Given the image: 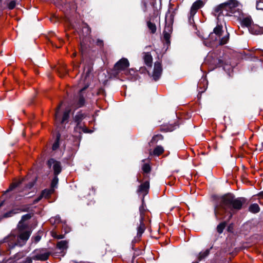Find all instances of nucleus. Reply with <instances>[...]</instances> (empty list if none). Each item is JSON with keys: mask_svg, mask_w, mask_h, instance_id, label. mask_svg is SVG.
Wrapping results in <instances>:
<instances>
[{"mask_svg": "<svg viewBox=\"0 0 263 263\" xmlns=\"http://www.w3.org/2000/svg\"><path fill=\"white\" fill-rule=\"evenodd\" d=\"M31 217L30 214L23 215L19 222L17 229L18 235L12 232L9 236L0 241V255H7L10 249L16 246H22L29 238L31 231L25 221Z\"/></svg>", "mask_w": 263, "mask_h": 263, "instance_id": "nucleus-1", "label": "nucleus"}, {"mask_svg": "<svg viewBox=\"0 0 263 263\" xmlns=\"http://www.w3.org/2000/svg\"><path fill=\"white\" fill-rule=\"evenodd\" d=\"M218 204L215 205V214L217 218H220L221 210L231 213L240 210L246 202L244 198H235L232 194H226L218 198Z\"/></svg>", "mask_w": 263, "mask_h": 263, "instance_id": "nucleus-2", "label": "nucleus"}, {"mask_svg": "<svg viewBox=\"0 0 263 263\" xmlns=\"http://www.w3.org/2000/svg\"><path fill=\"white\" fill-rule=\"evenodd\" d=\"M226 16L238 17L241 13V5L236 0H230L224 3Z\"/></svg>", "mask_w": 263, "mask_h": 263, "instance_id": "nucleus-3", "label": "nucleus"}, {"mask_svg": "<svg viewBox=\"0 0 263 263\" xmlns=\"http://www.w3.org/2000/svg\"><path fill=\"white\" fill-rule=\"evenodd\" d=\"M51 254L50 252L45 249L37 250L34 252L32 258L36 260L45 261L48 259Z\"/></svg>", "mask_w": 263, "mask_h": 263, "instance_id": "nucleus-4", "label": "nucleus"}, {"mask_svg": "<svg viewBox=\"0 0 263 263\" xmlns=\"http://www.w3.org/2000/svg\"><path fill=\"white\" fill-rule=\"evenodd\" d=\"M212 13L217 17V21H223V16H226L224 3L216 6L213 9Z\"/></svg>", "mask_w": 263, "mask_h": 263, "instance_id": "nucleus-5", "label": "nucleus"}, {"mask_svg": "<svg viewBox=\"0 0 263 263\" xmlns=\"http://www.w3.org/2000/svg\"><path fill=\"white\" fill-rule=\"evenodd\" d=\"M62 104H60L59 106L57 107L55 114V120L57 122H61V123H64L65 122H67V120L69 117V115L70 112V109L69 108L66 109L64 112L63 116L62 119L61 121L60 115V109Z\"/></svg>", "mask_w": 263, "mask_h": 263, "instance_id": "nucleus-6", "label": "nucleus"}, {"mask_svg": "<svg viewBox=\"0 0 263 263\" xmlns=\"http://www.w3.org/2000/svg\"><path fill=\"white\" fill-rule=\"evenodd\" d=\"M203 5V2L200 1H197L196 2H194L190 10V16L189 17V21L191 22V20L193 18L194 15L196 13L197 10L201 8Z\"/></svg>", "mask_w": 263, "mask_h": 263, "instance_id": "nucleus-7", "label": "nucleus"}, {"mask_svg": "<svg viewBox=\"0 0 263 263\" xmlns=\"http://www.w3.org/2000/svg\"><path fill=\"white\" fill-rule=\"evenodd\" d=\"M47 164L49 167L52 166L54 175L58 176L61 172V166L60 162L55 161L53 159H50L48 161Z\"/></svg>", "mask_w": 263, "mask_h": 263, "instance_id": "nucleus-8", "label": "nucleus"}, {"mask_svg": "<svg viewBox=\"0 0 263 263\" xmlns=\"http://www.w3.org/2000/svg\"><path fill=\"white\" fill-rule=\"evenodd\" d=\"M129 65L128 60L126 58H122L115 65V69L118 71L123 70L127 68Z\"/></svg>", "mask_w": 263, "mask_h": 263, "instance_id": "nucleus-9", "label": "nucleus"}, {"mask_svg": "<svg viewBox=\"0 0 263 263\" xmlns=\"http://www.w3.org/2000/svg\"><path fill=\"white\" fill-rule=\"evenodd\" d=\"M162 71V69L161 63L159 62H155L154 65V71L152 75V77L155 81H157L160 78L161 75Z\"/></svg>", "mask_w": 263, "mask_h": 263, "instance_id": "nucleus-10", "label": "nucleus"}, {"mask_svg": "<svg viewBox=\"0 0 263 263\" xmlns=\"http://www.w3.org/2000/svg\"><path fill=\"white\" fill-rule=\"evenodd\" d=\"M249 32L255 35H259L263 34V27H260L257 24H253L249 28Z\"/></svg>", "mask_w": 263, "mask_h": 263, "instance_id": "nucleus-11", "label": "nucleus"}, {"mask_svg": "<svg viewBox=\"0 0 263 263\" xmlns=\"http://www.w3.org/2000/svg\"><path fill=\"white\" fill-rule=\"evenodd\" d=\"M221 21H217V25L214 28V32L211 33L209 35L210 38H212L214 35H216L217 36V37H220L222 31V26Z\"/></svg>", "mask_w": 263, "mask_h": 263, "instance_id": "nucleus-12", "label": "nucleus"}, {"mask_svg": "<svg viewBox=\"0 0 263 263\" xmlns=\"http://www.w3.org/2000/svg\"><path fill=\"white\" fill-rule=\"evenodd\" d=\"M175 14V11H168L165 15V24L173 25Z\"/></svg>", "mask_w": 263, "mask_h": 263, "instance_id": "nucleus-13", "label": "nucleus"}, {"mask_svg": "<svg viewBox=\"0 0 263 263\" xmlns=\"http://www.w3.org/2000/svg\"><path fill=\"white\" fill-rule=\"evenodd\" d=\"M74 132L76 133H78L79 134H81L82 132L88 133V130L87 127L83 124V123L77 124L76 126L74 127Z\"/></svg>", "mask_w": 263, "mask_h": 263, "instance_id": "nucleus-14", "label": "nucleus"}, {"mask_svg": "<svg viewBox=\"0 0 263 263\" xmlns=\"http://www.w3.org/2000/svg\"><path fill=\"white\" fill-rule=\"evenodd\" d=\"M25 211L24 209H23L22 208H16L13 209L12 210H10V211L5 213L3 214V218H8L12 216L14 214H16L17 213H18L21 212Z\"/></svg>", "mask_w": 263, "mask_h": 263, "instance_id": "nucleus-15", "label": "nucleus"}, {"mask_svg": "<svg viewBox=\"0 0 263 263\" xmlns=\"http://www.w3.org/2000/svg\"><path fill=\"white\" fill-rule=\"evenodd\" d=\"M143 60L145 64L147 66L151 67L152 65L153 58L149 52L143 53Z\"/></svg>", "mask_w": 263, "mask_h": 263, "instance_id": "nucleus-16", "label": "nucleus"}, {"mask_svg": "<svg viewBox=\"0 0 263 263\" xmlns=\"http://www.w3.org/2000/svg\"><path fill=\"white\" fill-rule=\"evenodd\" d=\"M241 24L242 26H245L248 28V29L249 30V28L253 24V22L251 17L250 16H247L243 18L241 21Z\"/></svg>", "mask_w": 263, "mask_h": 263, "instance_id": "nucleus-17", "label": "nucleus"}, {"mask_svg": "<svg viewBox=\"0 0 263 263\" xmlns=\"http://www.w3.org/2000/svg\"><path fill=\"white\" fill-rule=\"evenodd\" d=\"M149 187V183L148 181H145L139 185L138 192L146 194Z\"/></svg>", "mask_w": 263, "mask_h": 263, "instance_id": "nucleus-18", "label": "nucleus"}, {"mask_svg": "<svg viewBox=\"0 0 263 263\" xmlns=\"http://www.w3.org/2000/svg\"><path fill=\"white\" fill-rule=\"evenodd\" d=\"M68 241L67 240H61L57 244V248L60 250L61 252L66 250L68 248Z\"/></svg>", "mask_w": 263, "mask_h": 263, "instance_id": "nucleus-19", "label": "nucleus"}, {"mask_svg": "<svg viewBox=\"0 0 263 263\" xmlns=\"http://www.w3.org/2000/svg\"><path fill=\"white\" fill-rule=\"evenodd\" d=\"M143 221L144 220L140 219V224L137 228V237H140L145 230V226Z\"/></svg>", "mask_w": 263, "mask_h": 263, "instance_id": "nucleus-20", "label": "nucleus"}, {"mask_svg": "<svg viewBox=\"0 0 263 263\" xmlns=\"http://www.w3.org/2000/svg\"><path fill=\"white\" fill-rule=\"evenodd\" d=\"M86 115L82 112H78L74 117V121L77 124L82 123V120L85 118Z\"/></svg>", "mask_w": 263, "mask_h": 263, "instance_id": "nucleus-21", "label": "nucleus"}, {"mask_svg": "<svg viewBox=\"0 0 263 263\" xmlns=\"http://www.w3.org/2000/svg\"><path fill=\"white\" fill-rule=\"evenodd\" d=\"M87 87H88L87 86H85L84 88H82L80 90V94L79 100H78V103H77V107H81L83 106L84 105L85 100H84V97L81 96V93H82V92H83V91L84 90L86 89V88Z\"/></svg>", "mask_w": 263, "mask_h": 263, "instance_id": "nucleus-22", "label": "nucleus"}, {"mask_svg": "<svg viewBox=\"0 0 263 263\" xmlns=\"http://www.w3.org/2000/svg\"><path fill=\"white\" fill-rule=\"evenodd\" d=\"M53 189H45L41 193L42 196L44 198H48L54 192Z\"/></svg>", "mask_w": 263, "mask_h": 263, "instance_id": "nucleus-23", "label": "nucleus"}, {"mask_svg": "<svg viewBox=\"0 0 263 263\" xmlns=\"http://www.w3.org/2000/svg\"><path fill=\"white\" fill-rule=\"evenodd\" d=\"M146 211V207L143 203L139 208L140 219H141V220H144V215Z\"/></svg>", "mask_w": 263, "mask_h": 263, "instance_id": "nucleus-24", "label": "nucleus"}, {"mask_svg": "<svg viewBox=\"0 0 263 263\" xmlns=\"http://www.w3.org/2000/svg\"><path fill=\"white\" fill-rule=\"evenodd\" d=\"M259 210V206L257 203L252 204L249 206V211L252 213H257Z\"/></svg>", "mask_w": 263, "mask_h": 263, "instance_id": "nucleus-25", "label": "nucleus"}, {"mask_svg": "<svg viewBox=\"0 0 263 263\" xmlns=\"http://www.w3.org/2000/svg\"><path fill=\"white\" fill-rule=\"evenodd\" d=\"M210 253V249H206L204 251L201 252L198 256L199 260H201L208 256Z\"/></svg>", "mask_w": 263, "mask_h": 263, "instance_id": "nucleus-26", "label": "nucleus"}, {"mask_svg": "<svg viewBox=\"0 0 263 263\" xmlns=\"http://www.w3.org/2000/svg\"><path fill=\"white\" fill-rule=\"evenodd\" d=\"M147 25L149 30H151L152 33H155L156 32V26L154 23L148 21L147 22Z\"/></svg>", "mask_w": 263, "mask_h": 263, "instance_id": "nucleus-27", "label": "nucleus"}, {"mask_svg": "<svg viewBox=\"0 0 263 263\" xmlns=\"http://www.w3.org/2000/svg\"><path fill=\"white\" fill-rule=\"evenodd\" d=\"M164 152L163 148L161 146H157L154 150L153 154L155 155L159 156Z\"/></svg>", "mask_w": 263, "mask_h": 263, "instance_id": "nucleus-28", "label": "nucleus"}, {"mask_svg": "<svg viewBox=\"0 0 263 263\" xmlns=\"http://www.w3.org/2000/svg\"><path fill=\"white\" fill-rule=\"evenodd\" d=\"M59 179L58 178V176L54 175V178H53L51 183V188L54 189L57 187L58 184Z\"/></svg>", "mask_w": 263, "mask_h": 263, "instance_id": "nucleus-29", "label": "nucleus"}, {"mask_svg": "<svg viewBox=\"0 0 263 263\" xmlns=\"http://www.w3.org/2000/svg\"><path fill=\"white\" fill-rule=\"evenodd\" d=\"M229 34L228 33H227V34L223 37L220 39L219 44L220 45H224L227 43L228 41H229Z\"/></svg>", "mask_w": 263, "mask_h": 263, "instance_id": "nucleus-30", "label": "nucleus"}, {"mask_svg": "<svg viewBox=\"0 0 263 263\" xmlns=\"http://www.w3.org/2000/svg\"><path fill=\"white\" fill-rule=\"evenodd\" d=\"M60 138V135L58 134L55 141L54 142L53 145H52V149L53 151H55L58 149V148L59 147V140Z\"/></svg>", "mask_w": 263, "mask_h": 263, "instance_id": "nucleus-31", "label": "nucleus"}, {"mask_svg": "<svg viewBox=\"0 0 263 263\" xmlns=\"http://www.w3.org/2000/svg\"><path fill=\"white\" fill-rule=\"evenodd\" d=\"M226 223L225 222H222L220 223L219 225H218L217 227V230L219 233H221L223 229H224L226 227Z\"/></svg>", "mask_w": 263, "mask_h": 263, "instance_id": "nucleus-32", "label": "nucleus"}, {"mask_svg": "<svg viewBox=\"0 0 263 263\" xmlns=\"http://www.w3.org/2000/svg\"><path fill=\"white\" fill-rule=\"evenodd\" d=\"M172 26L171 25L165 24V26L163 31V33H172Z\"/></svg>", "mask_w": 263, "mask_h": 263, "instance_id": "nucleus-33", "label": "nucleus"}, {"mask_svg": "<svg viewBox=\"0 0 263 263\" xmlns=\"http://www.w3.org/2000/svg\"><path fill=\"white\" fill-rule=\"evenodd\" d=\"M142 170L145 173H148L151 171V167L147 163H145L142 166Z\"/></svg>", "mask_w": 263, "mask_h": 263, "instance_id": "nucleus-34", "label": "nucleus"}, {"mask_svg": "<svg viewBox=\"0 0 263 263\" xmlns=\"http://www.w3.org/2000/svg\"><path fill=\"white\" fill-rule=\"evenodd\" d=\"M67 71L65 66L61 67L59 70L60 76L61 77H63L67 73Z\"/></svg>", "mask_w": 263, "mask_h": 263, "instance_id": "nucleus-35", "label": "nucleus"}, {"mask_svg": "<svg viewBox=\"0 0 263 263\" xmlns=\"http://www.w3.org/2000/svg\"><path fill=\"white\" fill-rule=\"evenodd\" d=\"M256 8L258 10H263V0H259L256 2Z\"/></svg>", "mask_w": 263, "mask_h": 263, "instance_id": "nucleus-36", "label": "nucleus"}, {"mask_svg": "<svg viewBox=\"0 0 263 263\" xmlns=\"http://www.w3.org/2000/svg\"><path fill=\"white\" fill-rule=\"evenodd\" d=\"M171 33H163V37L166 43H170V39L171 37Z\"/></svg>", "mask_w": 263, "mask_h": 263, "instance_id": "nucleus-37", "label": "nucleus"}, {"mask_svg": "<svg viewBox=\"0 0 263 263\" xmlns=\"http://www.w3.org/2000/svg\"><path fill=\"white\" fill-rule=\"evenodd\" d=\"M16 5V3L14 1H12L8 4V7L10 9H13Z\"/></svg>", "mask_w": 263, "mask_h": 263, "instance_id": "nucleus-38", "label": "nucleus"}, {"mask_svg": "<svg viewBox=\"0 0 263 263\" xmlns=\"http://www.w3.org/2000/svg\"><path fill=\"white\" fill-rule=\"evenodd\" d=\"M96 44L97 46L102 47L103 46V41L101 40L98 39L97 41Z\"/></svg>", "mask_w": 263, "mask_h": 263, "instance_id": "nucleus-39", "label": "nucleus"}, {"mask_svg": "<svg viewBox=\"0 0 263 263\" xmlns=\"http://www.w3.org/2000/svg\"><path fill=\"white\" fill-rule=\"evenodd\" d=\"M43 197L42 196V195L41 194L36 199H35L34 201H33V203H37L40 200H41V199L43 198Z\"/></svg>", "mask_w": 263, "mask_h": 263, "instance_id": "nucleus-40", "label": "nucleus"}, {"mask_svg": "<svg viewBox=\"0 0 263 263\" xmlns=\"http://www.w3.org/2000/svg\"><path fill=\"white\" fill-rule=\"evenodd\" d=\"M41 238V236H40L39 235L34 236L33 238L34 242L35 243L39 242Z\"/></svg>", "mask_w": 263, "mask_h": 263, "instance_id": "nucleus-41", "label": "nucleus"}, {"mask_svg": "<svg viewBox=\"0 0 263 263\" xmlns=\"http://www.w3.org/2000/svg\"><path fill=\"white\" fill-rule=\"evenodd\" d=\"M53 237L55 238H57V239H62L64 237V236L63 235H57L55 234V235L53 236Z\"/></svg>", "mask_w": 263, "mask_h": 263, "instance_id": "nucleus-42", "label": "nucleus"}, {"mask_svg": "<svg viewBox=\"0 0 263 263\" xmlns=\"http://www.w3.org/2000/svg\"><path fill=\"white\" fill-rule=\"evenodd\" d=\"M26 263H32V259L30 257H27L26 258Z\"/></svg>", "mask_w": 263, "mask_h": 263, "instance_id": "nucleus-43", "label": "nucleus"}, {"mask_svg": "<svg viewBox=\"0 0 263 263\" xmlns=\"http://www.w3.org/2000/svg\"><path fill=\"white\" fill-rule=\"evenodd\" d=\"M34 185V183L30 182L29 184L26 186V188L31 189Z\"/></svg>", "mask_w": 263, "mask_h": 263, "instance_id": "nucleus-44", "label": "nucleus"}, {"mask_svg": "<svg viewBox=\"0 0 263 263\" xmlns=\"http://www.w3.org/2000/svg\"><path fill=\"white\" fill-rule=\"evenodd\" d=\"M17 185V184H14L11 185L10 187V190H12L13 188L16 187Z\"/></svg>", "mask_w": 263, "mask_h": 263, "instance_id": "nucleus-45", "label": "nucleus"}, {"mask_svg": "<svg viewBox=\"0 0 263 263\" xmlns=\"http://www.w3.org/2000/svg\"><path fill=\"white\" fill-rule=\"evenodd\" d=\"M259 196L260 197L263 198V191L259 193Z\"/></svg>", "mask_w": 263, "mask_h": 263, "instance_id": "nucleus-46", "label": "nucleus"}, {"mask_svg": "<svg viewBox=\"0 0 263 263\" xmlns=\"http://www.w3.org/2000/svg\"><path fill=\"white\" fill-rule=\"evenodd\" d=\"M3 205V203L2 202L1 203H0V208Z\"/></svg>", "mask_w": 263, "mask_h": 263, "instance_id": "nucleus-47", "label": "nucleus"}, {"mask_svg": "<svg viewBox=\"0 0 263 263\" xmlns=\"http://www.w3.org/2000/svg\"><path fill=\"white\" fill-rule=\"evenodd\" d=\"M59 218H60L59 217H58V218L57 217L56 218V220H58V221H59Z\"/></svg>", "mask_w": 263, "mask_h": 263, "instance_id": "nucleus-48", "label": "nucleus"}, {"mask_svg": "<svg viewBox=\"0 0 263 263\" xmlns=\"http://www.w3.org/2000/svg\"><path fill=\"white\" fill-rule=\"evenodd\" d=\"M76 55V53H74L73 54V57H75Z\"/></svg>", "mask_w": 263, "mask_h": 263, "instance_id": "nucleus-49", "label": "nucleus"}, {"mask_svg": "<svg viewBox=\"0 0 263 263\" xmlns=\"http://www.w3.org/2000/svg\"><path fill=\"white\" fill-rule=\"evenodd\" d=\"M193 263H198V262H194Z\"/></svg>", "mask_w": 263, "mask_h": 263, "instance_id": "nucleus-50", "label": "nucleus"}]
</instances>
